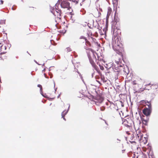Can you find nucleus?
Returning a JSON list of instances; mask_svg holds the SVG:
<instances>
[{
	"mask_svg": "<svg viewBox=\"0 0 158 158\" xmlns=\"http://www.w3.org/2000/svg\"><path fill=\"white\" fill-rule=\"evenodd\" d=\"M112 47L114 50L119 55H124L125 52L122 44L118 38H114L112 42Z\"/></svg>",
	"mask_w": 158,
	"mask_h": 158,
	"instance_id": "f257e3e1",
	"label": "nucleus"
},
{
	"mask_svg": "<svg viewBox=\"0 0 158 158\" xmlns=\"http://www.w3.org/2000/svg\"><path fill=\"white\" fill-rule=\"evenodd\" d=\"M85 48L86 50L87 56L90 64L94 69L98 72L99 71V69L94 62V61L96 60V55L98 56L97 53L91 48L87 47H85Z\"/></svg>",
	"mask_w": 158,
	"mask_h": 158,
	"instance_id": "f03ea898",
	"label": "nucleus"
},
{
	"mask_svg": "<svg viewBox=\"0 0 158 158\" xmlns=\"http://www.w3.org/2000/svg\"><path fill=\"white\" fill-rule=\"evenodd\" d=\"M80 39H83L85 41L86 46L89 47L94 48L95 46L98 44V43L96 42V40L95 38L92 37H89L88 38L89 40H88L86 38L83 36H81Z\"/></svg>",
	"mask_w": 158,
	"mask_h": 158,
	"instance_id": "7ed1b4c3",
	"label": "nucleus"
},
{
	"mask_svg": "<svg viewBox=\"0 0 158 158\" xmlns=\"http://www.w3.org/2000/svg\"><path fill=\"white\" fill-rule=\"evenodd\" d=\"M60 6L63 8H69L70 7V3L69 2V0H61Z\"/></svg>",
	"mask_w": 158,
	"mask_h": 158,
	"instance_id": "20e7f679",
	"label": "nucleus"
},
{
	"mask_svg": "<svg viewBox=\"0 0 158 158\" xmlns=\"http://www.w3.org/2000/svg\"><path fill=\"white\" fill-rule=\"evenodd\" d=\"M152 111V108H146L143 110V113L146 116L150 115Z\"/></svg>",
	"mask_w": 158,
	"mask_h": 158,
	"instance_id": "39448f33",
	"label": "nucleus"
},
{
	"mask_svg": "<svg viewBox=\"0 0 158 158\" xmlns=\"http://www.w3.org/2000/svg\"><path fill=\"white\" fill-rule=\"evenodd\" d=\"M64 106L68 107V108L67 110H65L62 112L61 113V116L62 118H63L64 120H66V119L64 118V116L67 114L69 111L70 107V105L69 104H67L65 105Z\"/></svg>",
	"mask_w": 158,
	"mask_h": 158,
	"instance_id": "423d86ee",
	"label": "nucleus"
},
{
	"mask_svg": "<svg viewBox=\"0 0 158 158\" xmlns=\"http://www.w3.org/2000/svg\"><path fill=\"white\" fill-rule=\"evenodd\" d=\"M120 57L117 56H116L115 59V62L118 64H122V61L123 60V55H120Z\"/></svg>",
	"mask_w": 158,
	"mask_h": 158,
	"instance_id": "0eeeda50",
	"label": "nucleus"
},
{
	"mask_svg": "<svg viewBox=\"0 0 158 158\" xmlns=\"http://www.w3.org/2000/svg\"><path fill=\"white\" fill-rule=\"evenodd\" d=\"M119 67L120 69H116V70L117 71H114L115 73H116V74L117 75H118V74H119V73L121 72L122 70H123V72H124V74H127L128 73H127L126 72L124 71L123 69L124 68L122 66L120 65L119 66Z\"/></svg>",
	"mask_w": 158,
	"mask_h": 158,
	"instance_id": "6e6552de",
	"label": "nucleus"
},
{
	"mask_svg": "<svg viewBox=\"0 0 158 158\" xmlns=\"http://www.w3.org/2000/svg\"><path fill=\"white\" fill-rule=\"evenodd\" d=\"M93 15L95 17L98 18L101 16V13L100 12L98 11V10L96 9L94 10L93 12Z\"/></svg>",
	"mask_w": 158,
	"mask_h": 158,
	"instance_id": "1a4fd4ad",
	"label": "nucleus"
},
{
	"mask_svg": "<svg viewBox=\"0 0 158 158\" xmlns=\"http://www.w3.org/2000/svg\"><path fill=\"white\" fill-rule=\"evenodd\" d=\"M96 100L98 101L97 102L96 101V102H98L99 103H101L103 100V98L101 96L98 95L96 97Z\"/></svg>",
	"mask_w": 158,
	"mask_h": 158,
	"instance_id": "9d476101",
	"label": "nucleus"
},
{
	"mask_svg": "<svg viewBox=\"0 0 158 158\" xmlns=\"http://www.w3.org/2000/svg\"><path fill=\"white\" fill-rule=\"evenodd\" d=\"M62 14V12L61 10L56 9V12H54V14L55 16L61 17V15Z\"/></svg>",
	"mask_w": 158,
	"mask_h": 158,
	"instance_id": "9b49d317",
	"label": "nucleus"
},
{
	"mask_svg": "<svg viewBox=\"0 0 158 158\" xmlns=\"http://www.w3.org/2000/svg\"><path fill=\"white\" fill-rule=\"evenodd\" d=\"M143 103H145L148 106V108H152V105L150 102H148L146 100L143 101Z\"/></svg>",
	"mask_w": 158,
	"mask_h": 158,
	"instance_id": "f8f14e48",
	"label": "nucleus"
},
{
	"mask_svg": "<svg viewBox=\"0 0 158 158\" xmlns=\"http://www.w3.org/2000/svg\"><path fill=\"white\" fill-rule=\"evenodd\" d=\"M136 138L137 140H138L139 141H140L142 138H143L141 133H140L139 134H137Z\"/></svg>",
	"mask_w": 158,
	"mask_h": 158,
	"instance_id": "ddd939ff",
	"label": "nucleus"
},
{
	"mask_svg": "<svg viewBox=\"0 0 158 158\" xmlns=\"http://www.w3.org/2000/svg\"><path fill=\"white\" fill-rule=\"evenodd\" d=\"M61 17L55 16V21L57 23V24H58V23L61 22Z\"/></svg>",
	"mask_w": 158,
	"mask_h": 158,
	"instance_id": "4468645a",
	"label": "nucleus"
},
{
	"mask_svg": "<svg viewBox=\"0 0 158 158\" xmlns=\"http://www.w3.org/2000/svg\"><path fill=\"white\" fill-rule=\"evenodd\" d=\"M112 12L111 8L109 7L108 8L107 13V17L108 18Z\"/></svg>",
	"mask_w": 158,
	"mask_h": 158,
	"instance_id": "2eb2a0df",
	"label": "nucleus"
},
{
	"mask_svg": "<svg viewBox=\"0 0 158 158\" xmlns=\"http://www.w3.org/2000/svg\"><path fill=\"white\" fill-rule=\"evenodd\" d=\"M79 74V73L78 72L76 71H73L72 73L73 76L75 77H77L78 76V74Z\"/></svg>",
	"mask_w": 158,
	"mask_h": 158,
	"instance_id": "dca6fc26",
	"label": "nucleus"
},
{
	"mask_svg": "<svg viewBox=\"0 0 158 158\" xmlns=\"http://www.w3.org/2000/svg\"><path fill=\"white\" fill-rule=\"evenodd\" d=\"M141 120L142 121L143 124L145 125H147V123L148 122V120H145L144 118H141Z\"/></svg>",
	"mask_w": 158,
	"mask_h": 158,
	"instance_id": "f3484780",
	"label": "nucleus"
},
{
	"mask_svg": "<svg viewBox=\"0 0 158 158\" xmlns=\"http://www.w3.org/2000/svg\"><path fill=\"white\" fill-rule=\"evenodd\" d=\"M69 1H71L74 4L76 5L78 2L79 0H69Z\"/></svg>",
	"mask_w": 158,
	"mask_h": 158,
	"instance_id": "a211bd4d",
	"label": "nucleus"
},
{
	"mask_svg": "<svg viewBox=\"0 0 158 158\" xmlns=\"http://www.w3.org/2000/svg\"><path fill=\"white\" fill-rule=\"evenodd\" d=\"M151 86L152 87V88H155L156 89L158 87V85L157 84L152 85Z\"/></svg>",
	"mask_w": 158,
	"mask_h": 158,
	"instance_id": "6ab92c4d",
	"label": "nucleus"
},
{
	"mask_svg": "<svg viewBox=\"0 0 158 158\" xmlns=\"http://www.w3.org/2000/svg\"><path fill=\"white\" fill-rule=\"evenodd\" d=\"M138 157L139 156L137 153L136 154H134L133 156H132V158H138Z\"/></svg>",
	"mask_w": 158,
	"mask_h": 158,
	"instance_id": "aec40b11",
	"label": "nucleus"
},
{
	"mask_svg": "<svg viewBox=\"0 0 158 158\" xmlns=\"http://www.w3.org/2000/svg\"><path fill=\"white\" fill-rule=\"evenodd\" d=\"M66 51L70 52L71 51V48L69 47H68L66 48Z\"/></svg>",
	"mask_w": 158,
	"mask_h": 158,
	"instance_id": "412c9836",
	"label": "nucleus"
},
{
	"mask_svg": "<svg viewBox=\"0 0 158 158\" xmlns=\"http://www.w3.org/2000/svg\"><path fill=\"white\" fill-rule=\"evenodd\" d=\"M99 66L100 67V69L101 70H103L104 69V67H103V66L102 65H99Z\"/></svg>",
	"mask_w": 158,
	"mask_h": 158,
	"instance_id": "4be33fe9",
	"label": "nucleus"
},
{
	"mask_svg": "<svg viewBox=\"0 0 158 158\" xmlns=\"http://www.w3.org/2000/svg\"><path fill=\"white\" fill-rule=\"evenodd\" d=\"M34 10V8L33 7H30L29 10V11H33Z\"/></svg>",
	"mask_w": 158,
	"mask_h": 158,
	"instance_id": "5701e85b",
	"label": "nucleus"
},
{
	"mask_svg": "<svg viewBox=\"0 0 158 158\" xmlns=\"http://www.w3.org/2000/svg\"><path fill=\"white\" fill-rule=\"evenodd\" d=\"M37 86L40 88V90H42V87L41 85L39 84L37 85Z\"/></svg>",
	"mask_w": 158,
	"mask_h": 158,
	"instance_id": "b1692460",
	"label": "nucleus"
},
{
	"mask_svg": "<svg viewBox=\"0 0 158 158\" xmlns=\"http://www.w3.org/2000/svg\"><path fill=\"white\" fill-rule=\"evenodd\" d=\"M6 52H1L0 53V57L1 58H2L1 57V55H2V54H4Z\"/></svg>",
	"mask_w": 158,
	"mask_h": 158,
	"instance_id": "393cba45",
	"label": "nucleus"
},
{
	"mask_svg": "<svg viewBox=\"0 0 158 158\" xmlns=\"http://www.w3.org/2000/svg\"><path fill=\"white\" fill-rule=\"evenodd\" d=\"M1 49L2 50V49L3 48H5V49H6V48L5 46H3V45H2L1 46Z\"/></svg>",
	"mask_w": 158,
	"mask_h": 158,
	"instance_id": "a878e982",
	"label": "nucleus"
},
{
	"mask_svg": "<svg viewBox=\"0 0 158 158\" xmlns=\"http://www.w3.org/2000/svg\"><path fill=\"white\" fill-rule=\"evenodd\" d=\"M145 138V141L144 142V143L145 144L146 143H147V140L146 139V138Z\"/></svg>",
	"mask_w": 158,
	"mask_h": 158,
	"instance_id": "bb28decb",
	"label": "nucleus"
},
{
	"mask_svg": "<svg viewBox=\"0 0 158 158\" xmlns=\"http://www.w3.org/2000/svg\"><path fill=\"white\" fill-rule=\"evenodd\" d=\"M88 35H92V33H89V34L88 33Z\"/></svg>",
	"mask_w": 158,
	"mask_h": 158,
	"instance_id": "cd10ccee",
	"label": "nucleus"
},
{
	"mask_svg": "<svg viewBox=\"0 0 158 158\" xmlns=\"http://www.w3.org/2000/svg\"><path fill=\"white\" fill-rule=\"evenodd\" d=\"M126 133H127V134H128V135H130V134H131L129 132V131H127V132H126Z\"/></svg>",
	"mask_w": 158,
	"mask_h": 158,
	"instance_id": "c85d7f7f",
	"label": "nucleus"
},
{
	"mask_svg": "<svg viewBox=\"0 0 158 158\" xmlns=\"http://www.w3.org/2000/svg\"><path fill=\"white\" fill-rule=\"evenodd\" d=\"M1 3L2 4H3V1H2V0H1Z\"/></svg>",
	"mask_w": 158,
	"mask_h": 158,
	"instance_id": "c756f323",
	"label": "nucleus"
},
{
	"mask_svg": "<svg viewBox=\"0 0 158 158\" xmlns=\"http://www.w3.org/2000/svg\"><path fill=\"white\" fill-rule=\"evenodd\" d=\"M46 49H48L49 48V46H48V47H47Z\"/></svg>",
	"mask_w": 158,
	"mask_h": 158,
	"instance_id": "7c9ffc66",
	"label": "nucleus"
},
{
	"mask_svg": "<svg viewBox=\"0 0 158 158\" xmlns=\"http://www.w3.org/2000/svg\"><path fill=\"white\" fill-rule=\"evenodd\" d=\"M98 60H101V59H99V58H98Z\"/></svg>",
	"mask_w": 158,
	"mask_h": 158,
	"instance_id": "2f4dec72",
	"label": "nucleus"
},
{
	"mask_svg": "<svg viewBox=\"0 0 158 158\" xmlns=\"http://www.w3.org/2000/svg\"><path fill=\"white\" fill-rule=\"evenodd\" d=\"M151 85V84H150V83L149 85H146V86H147V85Z\"/></svg>",
	"mask_w": 158,
	"mask_h": 158,
	"instance_id": "473e14b6",
	"label": "nucleus"
},
{
	"mask_svg": "<svg viewBox=\"0 0 158 158\" xmlns=\"http://www.w3.org/2000/svg\"><path fill=\"white\" fill-rule=\"evenodd\" d=\"M133 84L134 85H135V84H136L135 83H134Z\"/></svg>",
	"mask_w": 158,
	"mask_h": 158,
	"instance_id": "72a5a7b5",
	"label": "nucleus"
}]
</instances>
